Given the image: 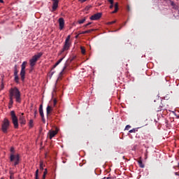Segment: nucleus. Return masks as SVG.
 Here are the masks:
<instances>
[{
	"label": "nucleus",
	"mask_w": 179,
	"mask_h": 179,
	"mask_svg": "<svg viewBox=\"0 0 179 179\" xmlns=\"http://www.w3.org/2000/svg\"><path fill=\"white\" fill-rule=\"evenodd\" d=\"M20 96V91H19L17 87H15L9 90V97L11 99H15L17 103L22 102V98Z\"/></svg>",
	"instance_id": "nucleus-1"
},
{
	"label": "nucleus",
	"mask_w": 179,
	"mask_h": 179,
	"mask_svg": "<svg viewBox=\"0 0 179 179\" xmlns=\"http://www.w3.org/2000/svg\"><path fill=\"white\" fill-rule=\"evenodd\" d=\"M71 45H72V42H71V35H69L65 40L64 47L61 52H64V51H68V50L71 48Z\"/></svg>",
	"instance_id": "nucleus-2"
},
{
	"label": "nucleus",
	"mask_w": 179,
	"mask_h": 179,
	"mask_svg": "<svg viewBox=\"0 0 179 179\" xmlns=\"http://www.w3.org/2000/svg\"><path fill=\"white\" fill-rule=\"evenodd\" d=\"M43 57V52H39L37 55H35L30 60L29 64L31 66H34L36 65L37 61H38V59L41 58Z\"/></svg>",
	"instance_id": "nucleus-3"
},
{
	"label": "nucleus",
	"mask_w": 179,
	"mask_h": 179,
	"mask_svg": "<svg viewBox=\"0 0 179 179\" xmlns=\"http://www.w3.org/2000/svg\"><path fill=\"white\" fill-rule=\"evenodd\" d=\"M19 160H20V157L19 154L15 155L13 153H11L10 155V161L14 162V165L17 166L19 164Z\"/></svg>",
	"instance_id": "nucleus-4"
},
{
	"label": "nucleus",
	"mask_w": 179,
	"mask_h": 179,
	"mask_svg": "<svg viewBox=\"0 0 179 179\" xmlns=\"http://www.w3.org/2000/svg\"><path fill=\"white\" fill-rule=\"evenodd\" d=\"M10 115H11V120H12L13 124L14 125V128H18L19 123L17 122V117H16V115L15 114V111L12 110L10 112Z\"/></svg>",
	"instance_id": "nucleus-5"
},
{
	"label": "nucleus",
	"mask_w": 179,
	"mask_h": 179,
	"mask_svg": "<svg viewBox=\"0 0 179 179\" xmlns=\"http://www.w3.org/2000/svg\"><path fill=\"white\" fill-rule=\"evenodd\" d=\"M26 65H27V62H24L21 66L20 76L22 80H24V76H26Z\"/></svg>",
	"instance_id": "nucleus-6"
},
{
	"label": "nucleus",
	"mask_w": 179,
	"mask_h": 179,
	"mask_svg": "<svg viewBox=\"0 0 179 179\" xmlns=\"http://www.w3.org/2000/svg\"><path fill=\"white\" fill-rule=\"evenodd\" d=\"M8 128H9V120L4 119L1 125V131H3L4 134H6V132H8Z\"/></svg>",
	"instance_id": "nucleus-7"
},
{
	"label": "nucleus",
	"mask_w": 179,
	"mask_h": 179,
	"mask_svg": "<svg viewBox=\"0 0 179 179\" xmlns=\"http://www.w3.org/2000/svg\"><path fill=\"white\" fill-rule=\"evenodd\" d=\"M55 106H57V99H53V106L48 105L46 108V113L47 115H50L51 114V113H52V110H54V107H55Z\"/></svg>",
	"instance_id": "nucleus-8"
},
{
	"label": "nucleus",
	"mask_w": 179,
	"mask_h": 179,
	"mask_svg": "<svg viewBox=\"0 0 179 179\" xmlns=\"http://www.w3.org/2000/svg\"><path fill=\"white\" fill-rule=\"evenodd\" d=\"M101 16H103V13H98L96 14H94L93 15H92L90 19V20H99V19L101 18Z\"/></svg>",
	"instance_id": "nucleus-9"
},
{
	"label": "nucleus",
	"mask_w": 179,
	"mask_h": 179,
	"mask_svg": "<svg viewBox=\"0 0 179 179\" xmlns=\"http://www.w3.org/2000/svg\"><path fill=\"white\" fill-rule=\"evenodd\" d=\"M48 134L50 139H52V138L58 134V129H56L55 130H50Z\"/></svg>",
	"instance_id": "nucleus-10"
},
{
	"label": "nucleus",
	"mask_w": 179,
	"mask_h": 179,
	"mask_svg": "<svg viewBox=\"0 0 179 179\" xmlns=\"http://www.w3.org/2000/svg\"><path fill=\"white\" fill-rule=\"evenodd\" d=\"M59 30H62L65 26V20H64V18L61 17L59 19Z\"/></svg>",
	"instance_id": "nucleus-11"
},
{
	"label": "nucleus",
	"mask_w": 179,
	"mask_h": 179,
	"mask_svg": "<svg viewBox=\"0 0 179 179\" xmlns=\"http://www.w3.org/2000/svg\"><path fill=\"white\" fill-rule=\"evenodd\" d=\"M24 113H22V115L20 117V123L22 125H24L26 124V118H24Z\"/></svg>",
	"instance_id": "nucleus-12"
},
{
	"label": "nucleus",
	"mask_w": 179,
	"mask_h": 179,
	"mask_svg": "<svg viewBox=\"0 0 179 179\" xmlns=\"http://www.w3.org/2000/svg\"><path fill=\"white\" fill-rule=\"evenodd\" d=\"M39 113H40V115L43 120V121H44V112L43 110V105H40V107H39Z\"/></svg>",
	"instance_id": "nucleus-13"
},
{
	"label": "nucleus",
	"mask_w": 179,
	"mask_h": 179,
	"mask_svg": "<svg viewBox=\"0 0 179 179\" xmlns=\"http://www.w3.org/2000/svg\"><path fill=\"white\" fill-rule=\"evenodd\" d=\"M58 2L59 1H55L52 4V10H57V8H58Z\"/></svg>",
	"instance_id": "nucleus-14"
},
{
	"label": "nucleus",
	"mask_w": 179,
	"mask_h": 179,
	"mask_svg": "<svg viewBox=\"0 0 179 179\" xmlns=\"http://www.w3.org/2000/svg\"><path fill=\"white\" fill-rule=\"evenodd\" d=\"M64 59V57H62V59H59L54 65L53 68H57V66H58V65H59V64H61V62H62V60Z\"/></svg>",
	"instance_id": "nucleus-15"
},
{
	"label": "nucleus",
	"mask_w": 179,
	"mask_h": 179,
	"mask_svg": "<svg viewBox=\"0 0 179 179\" xmlns=\"http://www.w3.org/2000/svg\"><path fill=\"white\" fill-rule=\"evenodd\" d=\"M115 10L112 12V13H117L118 12V2L115 3Z\"/></svg>",
	"instance_id": "nucleus-16"
},
{
	"label": "nucleus",
	"mask_w": 179,
	"mask_h": 179,
	"mask_svg": "<svg viewBox=\"0 0 179 179\" xmlns=\"http://www.w3.org/2000/svg\"><path fill=\"white\" fill-rule=\"evenodd\" d=\"M108 1L110 4L109 6L110 9H113L114 8V0H108Z\"/></svg>",
	"instance_id": "nucleus-17"
},
{
	"label": "nucleus",
	"mask_w": 179,
	"mask_h": 179,
	"mask_svg": "<svg viewBox=\"0 0 179 179\" xmlns=\"http://www.w3.org/2000/svg\"><path fill=\"white\" fill-rule=\"evenodd\" d=\"M94 29H89L87 31H83L80 33V34H86L87 33H92V31H94Z\"/></svg>",
	"instance_id": "nucleus-18"
},
{
	"label": "nucleus",
	"mask_w": 179,
	"mask_h": 179,
	"mask_svg": "<svg viewBox=\"0 0 179 179\" xmlns=\"http://www.w3.org/2000/svg\"><path fill=\"white\" fill-rule=\"evenodd\" d=\"M85 22H86V18H83L82 20H79L78 21V23L79 24H83V23H85Z\"/></svg>",
	"instance_id": "nucleus-19"
},
{
	"label": "nucleus",
	"mask_w": 179,
	"mask_h": 179,
	"mask_svg": "<svg viewBox=\"0 0 179 179\" xmlns=\"http://www.w3.org/2000/svg\"><path fill=\"white\" fill-rule=\"evenodd\" d=\"M9 99H10V101H9L8 108H10V106H13V99L10 97H9Z\"/></svg>",
	"instance_id": "nucleus-20"
},
{
	"label": "nucleus",
	"mask_w": 179,
	"mask_h": 179,
	"mask_svg": "<svg viewBox=\"0 0 179 179\" xmlns=\"http://www.w3.org/2000/svg\"><path fill=\"white\" fill-rule=\"evenodd\" d=\"M34 122H33V120H29V128H33V127H34Z\"/></svg>",
	"instance_id": "nucleus-21"
},
{
	"label": "nucleus",
	"mask_w": 179,
	"mask_h": 179,
	"mask_svg": "<svg viewBox=\"0 0 179 179\" xmlns=\"http://www.w3.org/2000/svg\"><path fill=\"white\" fill-rule=\"evenodd\" d=\"M91 8H92V5H88L85 8L84 10L87 12Z\"/></svg>",
	"instance_id": "nucleus-22"
},
{
	"label": "nucleus",
	"mask_w": 179,
	"mask_h": 179,
	"mask_svg": "<svg viewBox=\"0 0 179 179\" xmlns=\"http://www.w3.org/2000/svg\"><path fill=\"white\" fill-rule=\"evenodd\" d=\"M138 164H139V166H140V167H141V169H143V167H145V165H144L143 163L142 162V160H139V161H138Z\"/></svg>",
	"instance_id": "nucleus-23"
},
{
	"label": "nucleus",
	"mask_w": 179,
	"mask_h": 179,
	"mask_svg": "<svg viewBox=\"0 0 179 179\" xmlns=\"http://www.w3.org/2000/svg\"><path fill=\"white\" fill-rule=\"evenodd\" d=\"M80 50H81L82 54H83V55L86 54V49H85V48H83V46L80 47Z\"/></svg>",
	"instance_id": "nucleus-24"
},
{
	"label": "nucleus",
	"mask_w": 179,
	"mask_h": 179,
	"mask_svg": "<svg viewBox=\"0 0 179 179\" xmlns=\"http://www.w3.org/2000/svg\"><path fill=\"white\" fill-rule=\"evenodd\" d=\"M15 76V81L16 83H19V76Z\"/></svg>",
	"instance_id": "nucleus-25"
},
{
	"label": "nucleus",
	"mask_w": 179,
	"mask_h": 179,
	"mask_svg": "<svg viewBox=\"0 0 179 179\" xmlns=\"http://www.w3.org/2000/svg\"><path fill=\"white\" fill-rule=\"evenodd\" d=\"M40 170H44V164L43 162L40 163Z\"/></svg>",
	"instance_id": "nucleus-26"
},
{
	"label": "nucleus",
	"mask_w": 179,
	"mask_h": 179,
	"mask_svg": "<svg viewBox=\"0 0 179 179\" xmlns=\"http://www.w3.org/2000/svg\"><path fill=\"white\" fill-rule=\"evenodd\" d=\"M36 179H38V169L36 171V175H35Z\"/></svg>",
	"instance_id": "nucleus-27"
},
{
	"label": "nucleus",
	"mask_w": 179,
	"mask_h": 179,
	"mask_svg": "<svg viewBox=\"0 0 179 179\" xmlns=\"http://www.w3.org/2000/svg\"><path fill=\"white\" fill-rule=\"evenodd\" d=\"M45 176H47V169H45V171H44V173H43V179L45 178Z\"/></svg>",
	"instance_id": "nucleus-28"
},
{
	"label": "nucleus",
	"mask_w": 179,
	"mask_h": 179,
	"mask_svg": "<svg viewBox=\"0 0 179 179\" xmlns=\"http://www.w3.org/2000/svg\"><path fill=\"white\" fill-rule=\"evenodd\" d=\"M65 69H66V67L64 66L62 71V72L59 73L60 76H62V73H64V71H65Z\"/></svg>",
	"instance_id": "nucleus-29"
},
{
	"label": "nucleus",
	"mask_w": 179,
	"mask_h": 179,
	"mask_svg": "<svg viewBox=\"0 0 179 179\" xmlns=\"http://www.w3.org/2000/svg\"><path fill=\"white\" fill-rule=\"evenodd\" d=\"M10 152L13 153V155H15V148L13 147L10 148Z\"/></svg>",
	"instance_id": "nucleus-30"
},
{
	"label": "nucleus",
	"mask_w": 179,
	"mask_h": 179,
	"mask_svg": "<svg viewBox=\"0 0 179 179\" xmlns=\"http://www.w3.org/2000/svg\"><path fill=\"white\" fill-rule=\"evenodd\" d=\"M115 22H117V21L115 20V21L109 22L107 23V24H114V23H115Z\"/></svg>",
	"instance_id": "nucleus-31"
},
{
	"label": "nucleus",
	"mask_w": 179,
	"mask_h": 179,
	"mask_svg": "<svg viewBox=\"0 0 179 179\" xmlns=\"http://www.w3.org/2000/svg\"><path fill=\"white\" fill-rule=\"evenodd\" d=\"M130 134H132V132H136V130L135 129H131L129 131Z\"/></svg>",
	"instance_id": "nucleus-32"
},
{
	"label": "nucleus",
	"mask_w": 179,
	"mask_h": 179,
	"mask_svg": "<svg viewBox=\"0 0 179 179\" xmlns=\"http://www.w3.org/2000/svg\"><path fill=\"white\" fill-rule=\"evenodd\" d=\"M90 24H92V22L86 24L85 25H84V27H87V26H90Z\"/></svg>",
	"instance_id": "nucleus-33"
},
{
	"label": "nucleus",
	"mask_w": 179,
	"mask_h": 179,
	"mask_svg": "<svg viewBox=\"0 0 179 179\" xmlns=\"http://www.w3.org/2000/svg\"><path fill=\"white\" fill-rule=\"evenodd\" d=\"M129 128H131V126L127 125L125 127V129H127L128 131V130H129Z\"/></svg>",
	"instance_id": "nucleus-34"
},
{
	"label": "nucleus",
	"mask_w": 179,
	"mask_h": 179,
	"mask_svg": "<svg viewBox=\"0 0 179 179\" xmlns=\"http://www.w3.org/2000/svg\"><path fill=\"white\" fill-rule=\"evenodd\" d=\"M86 1H88V0H79V2H80L81 3H83L86 2Z\"/></svg>",
	"instance_id": "nucleus-35"
},
{
	"label": "nucleus",
	"mask_w": 179,
	"mask_h": 179,
	"mask_svg": "<svg viewBox=\"0 0 179 179\" xmlns=\"http://www.w3.org/2000/svg\"><path fill=\"white\" fill-rule=\"evenodd\" d=\"M17 76V70H15V71H14V76Z\"/></svg>",
	"instance_id": "nucleus-36"
},
{
	"label": "nucleus",
	"mask_w": 179,
	"mask_h": 179,
	"mask_svg": "<svg viewBox=\"0 0 179 179\" xmlns=\"http://www.w3.org/2000/svg\"><path fill=\"white\" fill-rule=\"evenodd\" d=\"M36 114H37V110H35V111H34V115H35V117H36Z\"/></svg>",
	"instance_id": "nucleus-37"
},
{
	"label": "nucleus",
	"mask_w": 179,
	"mask_h": 179,
	"mask_svg": "<svg viewBox=\"0 0 179 179\" xmlns=\"http://www.w3.org/2000/svg\"><path fill=\"white\" fill-rule=\"evenodd\" d=\"M10 176H13V173L12 171H10Z\"/></svg>",
	"instance_id": "nucleus-38"
},
{
	"label": "nucleus",
	"mask_w": 179,
	"mask_h": 179,
	"mask_svg": "<svg viewBox=\"0 0 179 179\" xmlns=\"http://www.w3.org/2000/svg\"><path fill=\"white\" fill-rule=\"evenodd\" d=\"M175 176H179V173H175Z\"/></svg>",
	"instance_id": "nucleus-39"
},
{
	"label": "nucleus",
	"mask_w": 179,
	"mask_h": 179,
	"mask_svg": "<svg viewBox=\"0 0 179 179\" xmlns=\"http://www.w3.org/2000/svg\"><path fill=\"white\" fill-rule=\"evenodd\" d=\"M51 1H52L53 2L59 1L58 0H51Z\"/></svg>",
	"instance_id": "nucleus-40"
},
{
	"label": "nucleus",
	"mask_w": 179,
	"mask_h": 179,
	"mask_svg": "<svg viewBox=\"0 0 179 179\" xmlns=\"http://www.w3.org/2000/svg\"><path fill=\"white\" fill-rule=\"evenodd\" d=\"M1 3H3V0H0Z\"/></svg>",
	"instance_id": "nucleus-41"
},
{
	"label": "nucleus",
	"mask_w": 179,
	"mask_h": 179,
	"mask_svg": "<svg viewBox=\"0 0 179 179\" xmlns=\"http://www.w3.org/2000/svg\"><path fill=\"white\" fill-rule=\"evenodd\" d=\"M171 5H172V6H174V3H173V1L171 2Z\"/></svg>",
	"instance_id": "nucleus-42"
},
{
	"label": "nucleus",
	"mask_w": 179,
	"mask_h": 179,
	"mask_svg": "<svg viewBox=\"0 0 179 179\" xmlns=\"http://www.w3.org/2000/svg\"><path fill=\"white\" fill-rule=\"evenodd\" d=\"M78 36L77 35V36H76V38H78Z\"/></svg>",
	"instance_id": "nucleus-43"
},
{
	"label": "nucleus",
	"mask_w": 179,
	"mask_h": 179,
	"mask_svg": "<svg viewBox=\"0 0 179 179\" xmlns=\"http://www.w3.org/2000/svg\"><path fill=\"white\" fill-rule=\"evenodd\" d=\"M10 178L12 179V176H10Z\"/></svg>",
	"instance_id": "nucleus-44"
},
{
	"label": "nucleus",
	"mask_w": 179,
	"mask_h": 179,
	"mask_svg": "<svg viewBox=\"0 0 179 179\" xmlns=\"http://www.w3.org/2000/svg\"><path fill=\"white\" fill-rule=\"evenodd\" d=\"M1 179H3V178H1Z\"/></svg>",
	"instance_id": "nucleus-45"
}]
</instances>
